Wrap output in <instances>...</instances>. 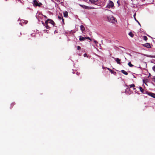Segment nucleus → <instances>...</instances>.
Here are the masks:
<instances>
[{
  "label": "nucleus",
  "mask_w": 155,
  "mask_h": 155,
  "mask_svg": "<svg viewBox=\"0 0 155 155\" xmlns=\"http://www.w3.org/2000/svg\"><path fill=\"white\" fill-rule=\"evenodd\" d=\"M107 18L108 21L110 22L115 24L117 22L116 18L112 16L110 17L107 16Z\"/></svg>",
  "instance_id": "1"
},
{
  "label": "nucleus",
  "mask_w": 155,
  "mask_h": 155,
  "mask_svg": "<svg viewBox=\"0 0 155 155\" xmlns=\"http://www.w3.org/2000/svg\"><path fill=\"white\" fill-rule=\"evenodd\" d=\"M33 5L35 6H38L40 7L41 5H42V4L41 3L39 2L38 3V2L36 0H33Z\"/></svg>",
  "instance_id": "2"
},
{
  "label": "nucleus",
  "mask_w": 155,
  "mask_h": 155,
  "mask_svg": "<svg viewBox=\"0 0 155 155\" xmlns=\"http://www.w3.org/2000/svg\"><path fill=\"white\" fill-rule=\"evenodd\" d=\"M46 21H47V22L48 23H49L51 25H52L53 26H54L55 25V23L54 21L50 19H48Z\"/></svg>",
  "instance_id": "3"
},
{
  "label": "nucleus",
  "mask_w": 155,
  "mask_h": 155,
  "mask_svg": "<svg viewBox=\"0 0 155 155\" xmlns=\"http://www.w3.org/2000/svg\"><path fill=\"white\" fill-rule=\"evenodd\" d=\"M146 94H147L151 97L155 98V94L150 92H146Z\"/></svg>",
  "instance_id": "4"
},
{
  "label": "nucleus",
  "mask_w": 155,
  "mask_h": 155,
  "mask_svg": "<svg viewBox=\"0 0 155 155\" xmlns=\"http://www.w3.org/2000/svg\"><path fill=\"white\" fill-rule=\"evenodd\" d=\"M114 6V4L113 2L111 1L110 0L108 4L107 5L108 8H110V7L112 8Z\"/></svg>",
  "instance_id": "5"
},
{
  "label": "nucleus",
  "mask_w": 155,
  "mask_h": 155,
  "mask_svg": "<svg viewBox=\"0 0 155 155\" xmlns=\"http://www.w3.org/2000/svg\"><path fill=\"white\" fill-rule=\"evenodd\" d=\"M80 5L83 8L85 9H90L91 8L84 5Z\"/></svg>",
  "instance_id": "6"
},
{
  "label": "nucleus",
  "mask_w": 155,
  "mask_h": 155,
  "mask_svg": "<svg viewBox=\"0 0 155 155\" xmlns=\"http://www.w3.org/2000/svg\"><path fill=\"white\" fill-rule=\"evenodd\" d=\"M143 45L144 47H145L148 48H151V47L150 45V44L149 43H147L143 44Z\"/></svg>",
  "instance_id": "7"
},
{
  "label": "nucleus",
  "mask_w": 155,
  "mask_h": 155,
  "mask_svg": "<svg viewBox=\"0 0 155 155\" xmlns=\"http://www.w3.org/2000/svg\"><path fill=\"white\" fill-rule=\"evenodd\" d=\"M115 60L116 59V61L117 63V64H121V62H120V59H119V58H114L113 57Z\"/></svg>",
  "instance_id": "8"
},
{
  "label": "nucleus",
  "mask_w": 155,
  "mask_h": 155,
  "mask_svg": "<svg viewBox=\"0 0 155 155\" xmlns=\"http://www.w3.org/2000/svg\"><path fill=\"white\" fill-rule=\"evenodd\" d=\"M139 89L140 90V91H141V92H142L143 94H146V92L145 91H144V90L143 89V88L141 87H139Z\"/></svg>",
  "instance_id": "9"
},
{
  "label": "nucleus",
  "mask_w": 155,
  "mask_h": 155,
  "mask_svg": "<svg viewBox=\"0 0 155 155\" xmlns=\"http://www.w3.org/2000/svg\"><path fill=\"white\" fill-rule=\"evenodd\" d=\"M79 40L81 41H83L85 40V37H84L81 36H79Z\"/></svg>",
  "instance_id": "10"
},
{
  "label": "nucleus",
  "mask_w": 155,
  "mask_h": 155,
  "mask_svg": "<svg viewBox=\"0 0 155 155\" xmlns=\"http://www.w3.org/2000/svg\"><path fill=\"white\" fill-rule=\"evenodd\" d=\"M45 24L46 28L47 29H50V27L48 25V23L47 22V21H45Z\"/></svg>",
  "instance_id": "11"
},
{
  "label": "nucleus",
  "mask_w": 155,
  "mask_h": 155,
  "mask_svg": "<svg viewBox=\"0 0 155 155\" xmlns=\"http://www.w3.org/2000/svg\"><path fill=\"white\" fill-rule=\"evenodd\" d=\"M80 28L82 32H83V31H84L85 30V28H84V26L82 25H81L80 26Z\"/></svg>",
  "instance_id": "12"
},
{
  "label": "nucleus",
  "mask_w": 155,
  "mask_h": 155,
  "mask_svg": "<svg viewBox=\"0 0 155 155\" xmlns=\"http://www.w3.org/2000/svg\"><path fill=\"white\" fill-rule=\"evenodd\" d=\"M64 16L65 17H67L68 16V12L67 11H66L64 12L63 13Z\"/></svg>",
  "instance_id": "13"
},
{
  "label": "nucleus",
  "mask_w": 155,
  "mask_h": 155,
  "mask_svg": "<svg viewBox=\"0 0 155 155\" xmlns=\"http://www.w3.org/2000/svg\"><path fill=\"white\" fill-rule=\"evenodd\" d=\"M127 87H129L130 88H131V87H135V86L134 84H132L129 85V86L126 85V86Z\"/></svg>",
  "instance_id": "14"
},
{
  "label": "nucleus",
  "mask_w": 155,
  "mask_h": 155,
  "mask_svg": "<svg viewBox=\"0 0 155 155\" xmlns=\"http://www.w3.org/2000/svg\"><path fill=\"white\" fill-rule=\"evenodd\" d=\"M121 72L123 74L126 75H127L128 74V73L127 71H125L123 70H122L121 71Z\"/></svg>",
  "instance_id": "15"
},
{
  "label": "nucleus",
  "mask_w": 155,
  "mask_h": 155,
  "mask_svg": "<svg viewBox=\"0 0 155 155\" xmlns=\"http://www.w3.org/2000/svg\"><path fill=\"white\" fill-rule=\"evenodd\" d=\"M129 35L131 37L133 38L134 36V35L131 32H130L129 33Z\"/></svg>",
  "instance_id": "16"
},
{
  "label": "nucleus",
  "mask_w": 155,
  "mask_h": 155,
  "mask_svg": "<svg viewBox=\"0 0 155 155\" xmlns=\"http://www.w3.org/2000/svg\"><path fill=\"white\" fill-rule=\"evenodd\" d=\"M92 3H94L97 2L98 0H89Z\"/></svg>",
  "instance_id": "17"
},
{
  "label": "nucleus",
  "mask_w": 155,
  "mask_h": 155,
  "mask_svg": "<svg viewBox=\"0 0 155 155\" xmlns=\"http://www.w3.org/2000/svg\"><path fill=\"white\" fill-rule=\"evenodd\" d=\"M143 39L145 41H146L147 40V38L146 36H143Z\"/></svg>",
  "instance_id": "18"
},
{
  "label": "nucleus",
  "mask_w": 155,
  "mask_h": 155,
  "mask_svg": "<svg viewBox=\"0 0 155 155\" xmlns=\"http://www.w3.org/2000/svg\"><path fill=\"white\" fill-rule=\"evenodd\" d=\"M128 65L130 67H132L134 66L132 64H131V62H129L128 63Z\"/></svg>",
  "instance_id": "19"
},
{
  "label": "nucleus",
  "mask_w": 155,
  "mask_h": 155,
  "mask_svg": "<svg viewBox=\"0 0 155 155\" xmlns=\"http://www.w3.org/2000/svg\"><path fill=\"white\" fill-rule=\"evenodd\" d=\"M63 18L62 15H61L60 16L59 15L58 16V18L59 20L62 19Z\"/></svg>",
  "instance_id": "20"
},
{
  "label": "nucleus",
  "mask_w": 155,
  "mask_h": 155,
  "mask_svg": "<svg viewBox=\"0 0 155 155\" xmlns=\"http://www.w3.org/2000/svg\"><path fill=\"white\" fill-rule=\"evenodd\" d=\"M85 39H89L90 40V41H91V38L88 37H85Z\"/></svg>",
  "instance_id": "21"
},
{
  "label": "nucleus",
  "mask_w": 155,
  "mask_h": 155,
  "mask_svg": "<svg viewBox=\"0 0 155 155\" xmlns=\"http://www.w3.org/2000/svg\"><path fill=\"white\" fill-rule=\"evenodd\" d=\"M107 69H108L112 73H114V71L111 69H110L109 68H107Z\"/></svg>",
  "instance_id": "22"
},
{
  "label": "nucleus",
  "mask_w": 155,
  "mask_h": 155,
  "mask_svg": "<svg viewBox=\"0 0 155 155\" xmlns=\"http://www.w3.org/2000/svg\"><path fill=\"white\" fill-rule=\"evenodd\" d=\"M81 49V47L79 46H78L77 47V49L78 50H80Z\"/></svg>",
  "instance_id": "23"
},
{
  "label": "nucleus",
  "mask_w": 155,
  "mask_h": 155,
  "mask_svg": "<svg viewBox=\"0 0 155 155\" xmlns=\"http://www.w3.org/2000/svg\"><path fill=\"white\" fill-rule=\"evenodd\" d=\"M15 104V103H12L11 104V106L12 107Z\"/></svg>",
  "instance_id": "24"
},
{
  "label": "nucleus",
  "mask_w": 155,
  "mask_h": 155,
  "mask_svg": "<svg viewBox=\"0 0 155 155\" xmlns=\"http://www.w3.org/2000/svg\"><path fill=\"white\" fill-rule=\"evenodd\" d=\"M147 80H143V83H145V84H146V83L147 82V81H146Z\"/></svg>",
  "instance_id": "25"
},
{
  "label": "nucleus",
  "mask_w": 155,
  "mask_h": 155,
  "mask_svg": "<svg viewBox=\"0 0 155 155\" xmlns=\"http://www.w3.org/2000/svg\"><path fill=\"white\" fill-rule=\"evenodd\" d=\"M135 19L136 21L138 23L139 25H140V23H139V22L137 20H136V18H135Z\"/></svg>",
  "instance_id": "26"
},
{
  "label": "nucleus",
  "mask_w": 155,
  "mask_h": 155,
  "mask_svg": "<svg viewBox=\"0 0 155 155\" xmlns=\"http://www.w3.org/2000/svg\"><path fill=\"white\" fill-rule=\"evenodd\" d=\"M153 70L155 71V66H154L153 67Z\"/></svg>",
  "instance_id": "27"
},
{
  "label": "nucleus",
  "mask_w": 155,
  "mask_h": 155,
  "mask_svg": "<svg viewBox=\"0 0 155 155\" xmlns=\"http://www.w3.org/2000/svg\"><path fill=\"white\" fill-rule=\"evenodd\" d=\"M62 22H63V23L64 24V18H62Z\"/></svg>",
  "instance_id": "28"
},
{
  "label": "nucleus",
  "mask_w": 155,
  "mask_h": 155,
  "mask_svg": "<svg viewBox=\"0 0 155 155\" xmlns=\"http://www.w3.org/2000/svg\"><path fill=\"white\" fill-rule=\"evenodd\" d=\"M87 55V54H86V53L84 54V57H86Z\"/></svg>",
  "instance_id": "29"
},
{
  "label": "nucleus",
  "mask_w": 155,
  "mask_h": 155,
  "mask_svg": "<svg viewBox=\"0 0 155 155\" xmlns=\"http://www.w3.org/2000/svg\"><path fill=\"white\" fill-rule=\"evenodd\" d=\"M153 81L155 82V78H154Z\"/></svg>",
  "instance_id": "30"
},
{
  "label": "nucleus",
  "mask_w": 155,
  "mask_h": 155,
  "mask_svg": "<svg viewBox=\"0 0 155 155\" xmlns=\"http://www.w3.org/2000/svg\"><path fill=\"white\" fill-rule=\"evenodd\" d=\"M135 15H136V14H135L134 15V18L135 19Z\"/></svg>",
  "instance_id": "31"
},
{
  "label": "nucleus",
  "mask_w": 155,
  "mask_h": 155,
  "mask_svg": "<svg viewBox=\"0 0 155 155\" xmlns=\"http://www.w3.org/2000/svg\"><path fill=\"white\" fill-rule=\"evenodd\" d=\"M20 35H19V37H20L21 35H22L21 33H20Z\"/></svg>",
  "instance_id": "32"
},
{
  "label": "nucleus",
  "mask_w": 155,
  "mask_h": 155,
  "mask_svg": "<svg viewBox=\"0 0 155 155\" xmlns=\"http://www.w3.org/2000/svg\"><path fill=\"white\" fill-rule=\"evenodd\" d=\"M150 57L151 58H155V57L153 56H151Z\"/></svg>",
  "instance_id": "33"
},
{
  "label": "nucleus",
  "mask_w": 155,
  "mask_h": 155,
  "mask_svg": "<svg viewBox=\"0 0 155 155\" xmlns=\"http://www.w3.org/2000/svg\"><path fill=\"white\" fill-rule=\"evenodd\" d=\"M133 89L134 90H136V88H135L134 87H133Z\"/></svg>",
  "instance_id": "34"
},
{
  "label": "nucleus",
  "mask_w": 155,
  "mask_h": 155,
  "mask_svg": "<svg viewBox=\"0 0 155 155\" xmlns=\"http://www.w3.org/2000/svg\"><path fill=\"white\" fill-rule=\"evenodd\" d=\"M94 42L95 43H96V42H97V41H94Z\"/></svg>",
  "instance_id": "35"
},
{
  "label": "nucleus",
  "mask_w": 155,
  "mask_h": 155,
  "mask_svg": "<svg viewBox=\"0 0 155 155\" xmlns=\"http://www.w3.org/2000/svg\"><path fill=\"white\" fill-rule=\"evenodd\" d=\"M44 17H45L47 18V17H46L45 15V16H44Z\"/></svg>",
  "instance_id": "36"
}]
</instances>
